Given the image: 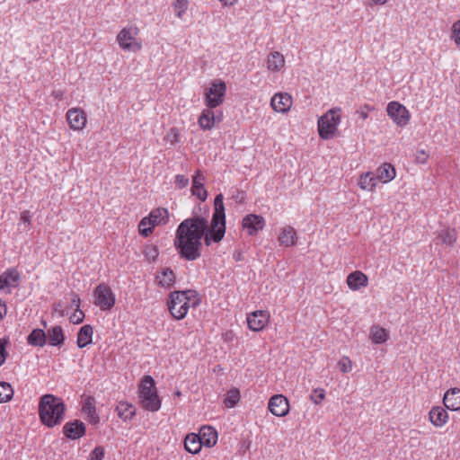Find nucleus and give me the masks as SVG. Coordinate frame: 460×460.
Segmentation results:
<instances>
[{"instance_id":"f257e3e1","label":"nucleus","mask_w":460,"mask_h":460,"mask_svg":"<svg viewBox=\"0 0 460 460\" xmlns=\"http://www.w3.org/2000/svg\"><path fill=\"white\" fill-rule=\"evenodd\" d=\"M226 233V214L224 196L219 193L214 200V213L210 226L206 218L193 217L184 219L177 227L174 247L181 259L195 261L201 255V239L205 235V243H219Z\"/></svg>"},{"instance_id":"f03ea898","label":"nucleus","mask_w":460,"mask_h":460,"mask_svg":"<svg viewBox=\"0 0 460 460\" xmlns=\"http://www.w3.org/2000/svg\"><path fill=\"white\" fill-rule=\"evenodd\" d=\"M66 406L61 398L48 394L40 397L39 416L41 422L49 428L59 425L65 417Z\"/></svg>"},{"instance_id":"7ed1b4c3","label":"nucleus","mask_w":460,"mask_h":460,"mask_svg":"<svg viewBox=\"0 0 460 460\" xmlns=\"http://www.w3.org/2000/svg\"><path fill=\"white\" fill-rule=\"evenodd\" d=\"M193 296L194 291L192 290L173 291L169 295L167 305L174 319L181 320L186 316Z\"/></svg>"},{"instance_id":"20e7f679","label":"nucleus","mask_w":460,"mask_h":460,"mask_svg":"<svg viewBox=\"0 0 460 460\" xmlns=\"http://www.w3.org/2000/svg\"><path fill=\"white\" fill-rule=\"evenodd\" d=\"M139 398L145 410L153 412L160 410L161 400L152 376H146L142 379L139 386Z\"/></svg>"},{"instance_id":"39448f33","label":"nucleus","mask_w":460,"mask_h":460,"mask_svg":"<svg viewBox=\"0 0 460 460\" xmlns=\"http://www.w3.org/2000/svg\"><path fill=\"white\" fill-rule=\"evenodd\" d=\"M341 113L340 108H332L319 118L318 133L323 139H330L334 136L341 122Z\"/></svg>"},{"instance_id":"423d86ee","label":"nucleus","mask_w":460,"mask_h":460,"mask_svg":"<svg viewBox=\"0 0 460 460\" xmlns=\"http://www.w3.org/2000/svg\"><path fill=\"white\" fill-rule=\"evenodd\" d=\"M226 93V83L220 79L213 80L204 93L206 106L210 109L220 106L224 102Z\"/></svg>"},{"instance_id":"0eeeda50","label":"nucleus","mask_w":460,"mask_h":460,"mask_svg":"<svg viewBox=\"0 0 460 460\" xmlns=\"http://www.w3.org/2000/svg\"><path fill=\"white\" fill-rule=\"evenodd\" d=\"M139 30L136 26L123 28L117 36V41L123 50L137 52L141 49L142 43L137 39Z\"/></svg>"},{"instance_id":"6e6552de","label":"nucleus","mask_w":460,"mask_h":460,"mask_svg":"<svg viewBox=\"0 0 460 460\" xmlns=\"http://www.w3.org/2000/svg\"><path fill=\"white\" fill-rule=\"evenodd\" d=\"M94 305L102 311L111 310L115 305V295L111 288L102 283L93 291Z\"/></svg>"},{"instance_id":"1a4fd4ad","label":"nucleus","mask_w":460,"mask_h":460,"mask_svg":"<svg viewBox=\"0 0 460 460\" xmlns=\"http://www.w3.org/2000/svg\"><path fill=\"white\" fill-rule=\"evenodd\" d=\"M388 116L393 121L400 127H404L408 124L411 115L405 106L398 102H390L386 109Z\"/></svg>"},{"instance_id":"9d476101","label":"nucleus","mask_w":460,"mask_h":460,"mask_svg":"<svg viewBox=\"0 0 460 460\" xmlns=\"http://www.w3.org/2000/svg\"><path fill=\"white\" fill-rule=\"evenodd\" d=\"M265 219L256 214H249L243 218L242 226L250 236L256 235L265 226Z\"/></svg>"},{"instance_id":"9b49d317","label":"nucleus","mask_w":460,"mask_h":460,"mask_svg":"<svg viewBox=\"0 0 460 460\" xmlns=\"http://www.w3.org/2000/svg\"><path fill=\"white\" fill-rule=\"evenodd\" d=\"M21 279L19 271L15 268H10L0 275V290L11 294L12 288L18 286Z\"/></svg>"},{"instance_id":"f8f14e48","label":"nucleus","mask_w":460,"mask_h":460,"mask_svg":"<svg viewBox=\"0 0 460 460\" xmlns=\"http://www.w3.org/2000/svg\"><path fill=\"white\" fill-rule=\"evenodd\" d=\"M222 119L223 113L221 111L216 112L212 111V109L208 108L201 112L198 123L201 129L209 130L214 128L217 123H219Z\"/></svg>"},{"instance_id":"ddd939ff","label":"nucleus","mask_w":460,"mask_h":460,"mask_svg":"<svg viewBox=\"0 0 460 460\" xmlns=\"http://www.w3.org/2000/svg\"><path fill=\"white\" fill-rule=\"evenodd\" d=\"M268 408L273 415L284 417L289 411V403L284 395L275 394L270 399Z\"/></svg>"},{"instance_id":"4468645a","label":"nucleus","mask_w":460,"mask_h":460,"mask_svg":"<svg viewBox=\"0 0 460 460\" xmlns=\"http://www.w3.org/2000/svg\"><path fill=\"white\" fill-rule=\"evenodd\" d=\"M269 319V312L263 310L254 311L248 314L247 324L250 330L260 332L266 326Z\"/></svg>"},{"instance_id":"2eb2a0df","label":"nucleus","mask_w":460,"mask_h":460,"mask_svg":"<svg viewBox=\"0 0 460 460\" xmlns=\"http://www.w3.org/2000/svg\"><path fill=\"white\" fill-rule=\"evenodd\" d=\"M68 125L73 130H81L86 125V114L80 108H71L66 112Z\"/></svg>"},{"instance_id":"dca6fc26","label":"nucleus","mask_w":460,"mask_h":460,"mask_svg":"<svg viewBox=\"0 0 460 460\" xmlns=\"http://www.w3.org/2000/svg\"><path fill=\"white\" fill-rule=\"evenodd\" d=\"M292 97L287 93H279L271 98V107L277 112L285 113L292 106Z\"/></svg>"},{"instance_id":"f3484780","label":"nucleus","mask_w":460,"mask_h":460,"mask_svg":"<svg viewBox=\"0 0 460 460\" xmlns=\"http://www.w3.org/2000/svg\"><path fill=\"white\" fill-rule=\"evenodd\" d=\"M64 434L70 439H77L83 437L85 433L84 424L78 420H75L71 422H67L63 427Z\"/></svg>"},{"instance_id":"a211bd4d","label":"nucleus","mask_w":460,"mask_h":460,"mask_svg":"<svg viewBox=\"0 0 460 460\" xmlns=\"http://www.w3.org/2000/svg\"><path fill=\"white\" fill-rule=\"evenodd\" d=\"M205 177L200 171H197L192 178L191 192L199 200L205 201L208 192L204 187Z\"/></svg>"},{"instance_id":"6ab92c4d","label":"nucleus","mask_w":460,"mask_h":460,"mask_svg":"<svg viewBox=\"0 0 460 460\" xmlns=\"http://www.w3.org/2000/svg\"><path fill=\"white\" fill-rule=\"evenodd\" d=\"M198 436L200 438L201 444L207 447H212L217 442V431L211 426L201 427Z\"/></svg>"},{"instance_id":"aec40b11","label":"nucleus","mask_w":460,"mask_h":460,"mask_svg":"<svg viewBox=\"0 0 460 460\" xmlns=\"http://www.w3.org/2000/svg\"><path fill=\"white\" fill-rule=\"evenodd\" d=\"M48 342L53 347H61L65 341V334L60 325L51 326L47 332Z\"/></svg>"},{"instance_id":"412c9836","label":"nucleus","mask_w":460,"mask_h":460,"mask_svg":"<svg viewBox=\"0 0 460 460\" xmlns=\"http://www.w3.org/2000/svg\"><path fill=\"white\" fill-rule=\"evenodd\" d=\"M156 280L160 287L171 288L175 283V274L170 268L162 269L156 273Z\"/></svg>"},{"instance_id":"4be33fe9","label":"nucleus","mask_w":460,"mask_h":460,"mask_svg":"<svg viewBox=\"0 0 460 460\" xmlns=\"http://www.w3.org/2000/svg\"><path fill=\"white\" fill-rule=\"evenodd\" d=\"M367 277L361 271H354L347 277V284L351 290H358L367 286Z\"/></svg>"},{"instance_id":"5701e85b","label":"nucleus","mask_w":460,"mask_h":460,"mask_svg":"<svg viewBox=\"0 0 460 460\" xmlns=\"http://www.w3.org/2000/svg\"><path fill=\"white\" fill-rule=\"evenodd\" d=\"M444 405L451 410L457 411L460 409V389L452 388L448 390L443 398Z\"/></svg>"},{"instance_id":"b1692460","label":"nucleus","mask_w":460,"mask_h":460,"mask_svg":"<svg viewBox=\"0 0 460 460\" xmlns=\"http://www.w3.org/2000/svg\"><path fill=\"white\" fill-rule=\"evenodd\" d=\"M296 231L294 227L288 226L282 228L279 235V242L280 245L291 247L296 243Z\"/></svg>"},{"instance_id":"393cba45","label":"nucleus","mask_w":460,"mask_h":460,"mask_svg":"<svg viewBox=\"0 0 460 460\" xmlns=\"http://www.w3.org/2000/svg\"><path fill=\"white\" fill-rule=\"evenodd\" d=\"M376 178L378 181L389 182L396 176V171L394 165L389 163H384L376 170Z\"/></svg>"},{"instance_id":"a878e982","label":"nucleus","mask_w":460,"mask_h":460,"mask_svg":"<svg viewBox=\"0 0 460 460\" xmlns=\"http://www.w3.org/2000/svg\"><path fill=\"white\" fill-rule=\"evenodd\" d=\"M93 328L90 324H85L79 329L76 339V345L83 349L93 342Z\"/></svg>"},{"instance_id":"bb28decb","label":"nucleus","mask_w":460,"mask_h":460,"mask_svg":"<svg viewBox=\"0 0 460 460\" xmlns=\"http://www.w3.org/2000/svg\"><path fill=\"white\" fill-rule=\"evenodd\" d=\"M285 66V58L279 51L270 52L267 58V68L270 72H279Z\"/></svg>"},{"instance_id":"cd10ccee","label":"nucleus","mask_w":460,"mask_h":460,"mask_svg":"<svg viewBox=\"0 0 460 460\" xmlns=\"http://www.w3.org/2000/svg\"><path fill=\"white\" fill-rule=\"evenodd\" d=\"M429 420L436 427H442L448 420V414L440 406L433 407L429 411Z\"/></svg>"},{"instance_id":"c85d7f7f","label":"nucleus","mask_w":460,"mask_h":460,"mask_svg":"<svg viewBox=\"0 0 460 460\" xmlns=\"http://www.w3.org/2000/svg\"><path fill=\"white\" fill-rule=\"evenodd\" d=\"M27 342L33 347H44L47 344V334L42 329H33L27 337Z\"/></svg>"},{"instance_id":"c756f323","label":"nucleus","mask_w":460,"mask_h":460,"mask_svg":"<svg viewBox=\"0 0 460 460\" xmlns=\"http://www.w3.org/2000/svg\"><path fill=\"white\" fill-rule=\"evenodd\" d=\"M202 446L203 444H201L200 438L198 436V434L191 433L186 436L184 440V447L189 453L192 455L199 453Z\"/></svg>"},{"instance_id":"7c9ffc66","label":"nucleus","mask_w":460,"mask_h":460,"mask_svg":"<svg viewBox=\"0 0 460 460\" xmlns=\"http://www.w3.org/2000/svg\"><path fill=\"white\" fill-rule=\"evenodd\" d=\"M154 226L165 225L169 219V211L164 208L153 209L148 215Z\"/></svg>"},{"instance_id":"2f4dec72","label":"nucleus","mask_w":460,"mask_h":460,"mask_svg":"<svg viewBox=\"0 0 460 460\" xmlns=\"http://www.w3.org/2000/svg\"><path fill=\"white\" fill-rule=\"evenodd\" d=\"M83 412L87 416V419L93 424L99 422V416L96 413L94 400L92 397H87L84 402Z\"/></svg>"},{"instance_id":"473e14b6","label":"nucleus","mask_w":460,"mask_h":460,"mask_svg":"<svg viewBox=\"0 0 460 460\" xmlns=\"http://www.w3.org/2000/svg\"><path fill=\"white\" fill-rule=\"evenodd\" d=\"M370 339L374 344H383L389 339V333L378 325H373L370 329Z\"/></svg>"},{"instance_id":"72a5a7b5","label":"nucleus","mask_w":460,"mask_h":460,"mask_svg":"<svg viewBox=\"0 0 460 460\" xmlns=\"http://www.w3.org/2000/svg\"><path fill=\"white\" fill-rule=\"evenodd\" d=\"M116 411H118L119 418H121L124 421L132 420L136 414L134 406L126 402H119L117 405Z\"/></svg>"},{"instance_id":"f704fd0d","label":"nucleus","mask_w":460,"mask_h":460,"mask_svg":"<svg viewBox=\"0 0 460 460\" xmlns=\"http://www.w3.org/2000/svg\"><path fill=\"white\" fill-rule=\"evenodd\" d=\"M378 181L376 175H372L370 172L362 174L358 179L359 187L367 191H371L377 185Z\"/></svg>"},{"instance_id":"c9c22d12","label":"nucleus","mask_w":460,"mask_h":460,"mask_svg":"<svg viewBox=\"0 0 460 460\" xmlns=\"http://www.w3.org/2000/svg\"><path fill=\"white\" fill-rule=\"evenodd\" d=\"M240 391L234 387L230 389L225 395L224 403L226 408H234L240 401Z\"/></svg>"},{"instance_id":"e433bc0d","label":"nucleus","mask_w":460,"mask_h":460,"mask_svg":"<svg viewBox=\"0 0 460 460\" xmlns=\"http://www.w3.org/2000/svg\"><path fill=\"white\" fill-rule=\"evenodd\" d=\"M438 237L443 243L453 246L456 241V232L455 229L444 228L440 231Z\"/></svg>"},{"instance_id":"4c0bfd02","label":"nucleus","mask_w":460,"mask_h":460,"mask_svg":"<svg viewBox=\"0 0 460 460\" xmlns=\"http://www.w3.org/2000/svg\"><path fill=\"white\" fill-rule=\"evenodd\" d=\"M13 396V389L9 383H0V402H9Z\"/></svg>"},{"instance_id":"58836bf2","label":"nucleus","mask_w":460,"mask_h":460,"mask_svg":"<svg viewBox=\"0 0 460 460\" xmlns=\"http://www.w3.org/2000/svg\"><path fill=\"white\" fill-rule=\"evenodd\" d=\"M154 227L155 226H153L149 217L142 218L138 226L139 233L144 237H147L148 235H150L153 232Z\"/></svg>"},{"instance_id":"ea45409f","label":"nucleus","mask_w":460,"mask_h":460,"mask_svg":"<svg viewBox=\"0 0 460 460\" xmlns=\"http://www.w3.org/2000/svg\"><path fill=\"white\" fill-rule=\"evenodd\" d=\"M188 0H175V2L172 4L173 12L175 15L180 19H182L183 14L188 9Z\"/></svg>"},{"instance_id":"a19ab883","label":"nucleus","mask_w":460,"mask_h":460,"mask_svg":"<svg viewBox=\"0 0 460 460\" xmlns=\"http://www.w3.org/2000/svg\"><path fill=\"white\" fill-rule=\"evenodd\" d=\"M143 254L148 261L153 262L157 259L159 251L155 245L147 244L144 247Z\"/></svg>"},{"instance_id":"79ce46f5","label":"nucleus","mask_w":460,"mask_h":460,"mask_svg":"<svg viewBox=\"0 0 460 460\" xmlns=\"http://www.w3.org/2000/svg\"><path fill=\"white\" fill-rule=\"evenodd\" d=\"M324 398L325 391L323 388L314 389L310 395V399L314 404H320Z\"/></svg>"},{"instance_id":"37998d69","label":"nucleus","mask_w":460,"mask_h":460,"mask_svg":"<svg viewBox=\"0 0 460 460\" xmlns=\"http://www.w3.org/2000/svg\"><path fill=\"white\" fill-rule=\"evenodd\" d=\"M20 226L23 224V231H28L31 228V214L30 211L24 210L21 213L20 217Z\"/></svg>"},{"instance_id":"c03bdc74","label":"nucleus","mask_w":460,"mask_h":460,"mask_svg":"<svg viewBox=\"0 0 460 460\" xmlns=\"http://www.w3.org/2000/svg\"><path fill=\"white\" fill-rule=\"evenodd\" d=\"M338 365H339V367H340L341 371L343 372V373L349 372L351 370V367H352L351 361L347 357L342 358L339 361Z\"/></svg>"},{"instance_id":"a18cd8bd","label":"nucleus","mask_w":460,"mask_h":460,"mask_svg":"<svg viewBox=\"0 0 460 460\" xmlns=\"http://www.w3.org/2000/svg\"><path fill=\"white\" fill-rule=\"evenodd\" d=\"M104 457V448L96 447L90 454L91 460H102Z\"/></svg>"},{"instance_id":"49530a36","label":"nucleus","mask_w":460,"mask_h":460,"mask_svg":"<svg viewBox=\"0 0 460 460\" xmlns=\"http://www.w3.org/2000/svg\"><path fill=\"white\" fill-rule=\"evenodd\" d=\"M179 189H183L189 184V179L182 174H177L174 181Z\"/></svg>"},{"instance_id":"de8ad7c7","label":"nucleus","mask_w":460,"mask_h":460,"mask_svg":"<svg viewBox=\"0 0 460 460\" xmlns=\"http://www.w3.org/2000/svg\"><path fill=\"white\" fill-rule=\"evenodd\" d=\"M84 312L79 309H75V312L70 316V321L75 324H78L84 321Z\"/></svg>"},{"instance_id":"09e8293b","label":"nucleus","mask_w":460,"mask_h":460,"mask_svg":"<svg viewBox=\"0 0 460 460\" xmlns=\"http://www.w3.org/2000/svg\"><path fill=\"white\" fill-rule=\"evenodd\" d=\"M429 158V155L423 149L418 150L415 155V161L417 164H425Z\"/></svg>"},{"instance_id":"8fccbe9b","label":"nucleus","mask_w":460,"mask_h":460,"mask_svg":"<svg viewBox=\"0 0 460 460\" xmlns=\"http://www.w3.org/2000/svg\"><path fill=\"white\" fill-rule=\"evenodd\" d=\"M453 38L457 45H460V20L453 25Z\"/></svg>"},{"instance_id":"3c124183","label":"nucleus","mask_w":460,"mask_h":460,"mask_svg":"<svg viewBox=\"0 0 460 460\" xmlns=\"http://www.w3.org/2000/svg\"><path fill=\"white\" fill-rule=\"evenodd\" d=\"M5 344V341L0 340V367L4 363L7 358Z\"/></svg>"},{"instance_id":"603ef678","label":"nucleus","mask_w":460,"mask_h":460,"mask_svg":"<svg viewBox=\"0 0 460 460\" xmlns=\"http://www.w3.org/2000/svg\"><path fill=\"white\" fill-rule=\"evenodd\" d=\"M372 109V107L366 104L363 108L358 111L357 113L361 119L365 120L368 117V111H371Z\"/></svg>"},{"instance_id":"864d4df0","label":"nucleus","mask_w":460,"mask_h":460,"mask_svg":"<svg viewBox=\"0 0 460 460\" xmlns=\"http://www.w3.org/2000/svg\"><path fill=\"white\" fill-rule=\"evenodd\" d=\"M7 314V306L4 300L0 299V320H2Z\"/></svg>"},{"instance_id":"5fc2aeb1","label":"nucleus","mask_w":460,"mask_h":460,"mask_svg":"<svg viewBox=\"0 0 460 460\" xmlns=\"http://www.w3.org/2000/svg\"><path fill=\"white\" fill-rule=\"evenodd\" d=\"M72 305H75L76 307V309H79V306H80V297L77 295H73Z\"/></svg>"},{"instance_id":"6e6d98bb","label":"nucleus","mask_w":460,"mask_h":460,"mask_svg":"<svg viewBox=\"0 0 460 460\" xmlns=\"http://www.w3.org/2000/svg\"><path fill=\"white\" fill-rule=\"evenodd\" d=\"M371 5H384L388 0H368Z\"/></svg>"},{"instance_id":"4d7b16f0","label":"nucleus","mask_w":460,"mask_h":460,"mask_svg":"<svg viewBox=\"0 0 460 460\" xmlns=\"http://www.w3.org/2000/svg\"><path fill=\"white\" fill-rule=\"evenodd\" d=\"M54 310H55L56 312H58L60 315H63V314H63L62 305H61V303H60V302L56 303V304L54 305Z\"/></svg>"},{"instance_id":"13d9d810","label":"nucleus","mask_w":460,"mask_h":460,"mask_svg":"<svg viewBox=\"0 0 460 460\" xmlns=\"http://www.w3.org/2000/svg\"><path fill=\"white\" fill-rule=\"evenodd\" d=\"M234 261H239L242 260V252L240 251H235L233 254Z\"/></svg>"},{"instance_id":"bf43d9fd","label":"nucleus","mask_w":460,"mask_h":460,"mask_svg":"<svg viewBox=\"0 0 460 460\" xmlns=\"http://www.w3.org/2000/svg\"><path fill=\"white\" fill-rule=\"evenodd\" d=\"M219 1L225 5H233L237 2V0H219Z\"/></svg>"},{"instance_id":"052dcab7","label":"nucleus","mask_w":460,"mask_h":460,"mask_svg":"<svg viewBox=\"0 0 460 460\" xmlns=\"http://www.w3.org/2000/svg\"><path fill=\"white\" fill-rule=\"evenodd\" d=\"M43 326H44V327H47V323H46V322H44V323H43Z\"/></svg>"}]
</instances>
